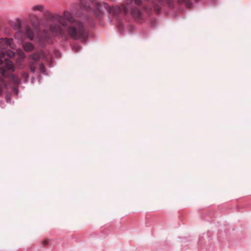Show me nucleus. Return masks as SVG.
I'll return each mask as SVG.
<instances>
[{
	"mask_svg": "<svg viewBox=\"0 0 251 251\" xmlns=\"http://www.w3.org/2000/svg\"><path fill=\"white\" fill-rule=\"evenodd\" d=\"M26 33L28 39L30 40H32L34 36L32 30L29 27L27 28Z\"/></svg>",
	"mask_w": 251,
	"mask_h": 251,
	"instance_id": "12",
	"label": "nucleus"
},
{
	"mask_svg": "<svg viewBox=\"0 0 251 251\" xmlns=\"http://www.w3.org/2000/svg\"><path fill=\"white\" fill-rule=\"evenodd\" d=\"M13 43V40L12 38H1L0 39V50H3L7 49L8 47L12 48Z\"/></svg>",
	"mask_w": 251,
	"mask_h": 251,
	"instance_id": "7",
	"label": "nucleus"
},
{
	"mask_svg": "<svg viewBox=\"0 0 251 251\" xmlns=\"http://www.w3.org/2000/svg\"><path fill=\"white\" fill-rule=\"evenodd\" d=\"M41 52L32 53L29 55V57L32 60L37 61L41 58Z\"/></svg>",
	"mask_w": 251,
	"mask_h": 251,
	"instance_id": "10",
	"label": "nucleus"
},
{
	"mask_svg": "<svg viewBox=\"0 0 251 251\" xmlns=\"http://www.w3.org/2000/svg\"><path fill=\"white\" fill-rule=\"evenodd\" d=\"M5 56H7L10 58L14 57L15 56V52L10 50H8L5 52Z\"/></svg>",
	"mask_w": 251,
	"mask_h": 251,
	"instance_id": "15",
	"label": "nucleus"
},
{
	"mask_svg": "<svg viewBox=\"0 0 251 251\" xmlns=\"http://www.w3.org/2000/svg\"><path fill=\"white\" fill-rule=\"evenodd\" d=\"M151 4L156 14H158L161 9V7L168 5L171 7L175 0H145ZM188 0H177L178 3L187 2ZM134 3L136 5H140L142 3V0H134Z\"/></svg>",
	"mask_w": 251,
	"mask_h": 251,
	"instance_id": "3",
	"label": "nucleus"
},
{
	"mask_svg": "<svg viewBox=\"0 0 251 251\" xmlns=\"http://www.w3.org/2000/svg\"><path fill=\"white\" fill-rule=\"evenodd\" d=\"M23 48L26 51H31L34 49L33 44L30 42H26L24 44Z\"/></svg>",
	"mask_w": 251,
	"mask_h": 251,
	"instance_id": "9",
	"label": "nucleus"
},
{
	"mask_svg": "<svg viewBox=\"0 0 251 251\" xmlns=\"http://www.w3.org/2000/svg\"><path fill=\"white\" fill-rule=\"evenodd\" d=\"M129 4V3H127L126 4H123L120 6L117 5L110 6L105 2H102V3L96 2L93 9V13L97 18H100L102 15V12L101 10V7L102 6L108 13L112 14L114 17L117 18V26L119 30H122L123 27V24L122 22L118 19V18L119 15L121 13H123L125 15L128 14Z\"/></svg>",
	"mask_w": 251,
	"mask_h": 251,
	"instance_id": "1",
	"label": "nucleus"
},
{
	"mask_svg": "<svg viewBox=\"0 0 251 251\" xmlns=\"http://www.w3.org/2000/svg\"><path fill=\"white\" fill-rule=\"evenodd\" d=\"M5 64L0 68V73L1 75L5 77L6 76V73L8 71H14L15 70L14 66L12 61L8 59H5Z\"/></svg>",
	"mask_w": 251,
	"mask_h": 251,
	"instance_id": "6",
	"label": "nucleus"
},
{
	"mask_svg": "<svg viewBox=\"0 0 251 251\" xmlns=\"http://www.w3.org/2000/svg\"><path fill=\"white\" fill-rule=\"evenodd\" d=\"M50 29L54 36H60L64 40H67L69 38L68 35L66 34L64 29L58 25H50Z\"/></svg>",
	"mask_w": 251,
	"mask_h": 251,
	"instance_id": "5",
	"label": "nucleus"
},
{
	"mask_svg": "<svg viewBox=\"0 0 251 251\" xmlns=\"http://www.w3.org/2000/svg\"><path fill=\"white\" fill-rule=\"evenodd\" d=\"M127 2H129V3L132 2V1L134 2V0H126Z\"/></svg>",
	"mask_w": 251,
	"mask_h": 251,
	"instance_id": "23",
	"label": "nucleus"
},
{
	"mask_svg": "<svg viewBox=\"0 0 251 251\" xmlns=\"http://www.w3.org/2000/svg\"><path fill=\"white\" fill-rule=\"evenodd\" d=\"M7 85L5 83L2 77H0V95L2 92V90L4 87H6Z\"/></svg>",
	"mask_w": 251,
	"mask_h": 251,
	"instance_id": "14",
	"label": "nucleus"
},
{
	"mask_svg": "<svg viewBox=\"0 0 251 251\" xmlns=\"http://www.w3.org/2000/svg\"><path fill=\"white\" fill-rule=\"evenodd\" d=\"M53 18L64 27H67V22L72 25L78 21L75 19L71 12L67 11L64 12L63 16L56 15Z\"/></svg>",
	"mask_w": 251,
	"mask_h": 251,
	"instance_id": "4",
	"label": "nucleus"
},
{
	"mask_svg": "<svg viewBox=\"0 0 251 251\" xmlns=\"http://www.w3.org/2000/svg\"><path fill=\"white\" fill-rule=\"evenodd\" d=\"M144 9L145 10H148V8H147V7H146V6H144Z\"/></svg>",
	"mask_w": 251,
	"mask_h": 251,
	"instance_id": "24",
	"label": "nucleus"
},
{
	"mask_svg": "<svg viewBox=\"0 0 251 251\" xmlns=\"http://www.w3.org/2000/svg\"><path fill=\"white\" fill-rule=\"evenodd\" d=\"M5 56V51L0 50V65L3 63L2 59Z\"/></svg>",
	"mask_w": 251,
	"mask_h": 251,
	"instance_id": "17",
	"label": "nucleus"
},
{
	"mask_svg": "<svg viewBox=\"0 0 251 251\" xmlns=\"http://www.w3.org/2000/svg\"><path fill=\"white\" fill-rule=\"evenodd\" d=\"M39 69L41 73H44L45 72V67L43 63H41L40 64Z\"/></svg>",
	"mask_w": 251,
	"mask_h": 251,
	"instance_id": "18",
	"label": "nucleus"
},
{
	"mask_svg": "<svg viewBox=\"0 0 251 251\" xmlns=\"http://www.w3.org/2000/svg\"><path fill=\"white\" fill-rule=\"evenodd\" d=\"M68 35L74 40L84 39L87 37L86 29L84 24L80 21L67 26Z\"/></svg>",
	"mask_w": 251,
	"mask_h": 251,
	"instance_id": "2",
	"label": "nucleus"
},
{
	"mask_svg": "<svg viewBox=\"0 0 251 251\" xmlns=\"http://www.w3.org/2000/svg\"><path fill=\"white\" fill-rule=\"evenodd\" d=\"M10 77L11 79V81L15 84H19L21 82L20 79L15 75L13 74H11L10 75Z\"/></svg>",
	"mask_w": 251,
	"mask_h": 251,
	"instance_id": "11",
	"label": "nucleus"
},
{
	"mask_svg": "<svg viewBox=\"0 0 251 251\" xmlns=\"http://www.w3.org/2000/svg\"><path fill=\"white\" fill-rule=\"evenodd\" d=\"M80 3L81 6L86 9H89L91 8L89 3L86 0H81Z\"/></svg>",
	"mask_w": 251,
	"mask_h": 251,
	"instance_id": "13",
	"label": "nucleus"
},
{
	"mask_svg": "<svg viewBox=\"0 0 251 251\" xmlns=\"http://www.w3.org/2000/svg\"><path fill=\"white\" fill-rule=\"evenodd\" d=\"M111 0V1H115L116 0Z\"/></svg>",
	"mask_w": 251,
	"mask_h": 251,
	"instance_id": "26",
	"label": "nucleus"
},
{
	"mask_svg": "<svg viewBox=\"0 0 251 251\" xmlns=\"http://www.w3.org/2000/svg\"><path fill=\"white\" fill-rule=\"evenodd\" d=\"M48 30H44L43 31L44 35L45 37V38L49 39L50 38V35L48 34Z\"/></svg>",
	"mask_w": 251,
	"mask_h": 251,
	"instance_id": "21",
	"label": "nucleus"
},
{
	"mask_svg": "<svg viewBox=\"0 0 251 251\" xmlns=\"http://www.w3.org/2000/svg\"><path fill=\"white\" fill-rule=\"evenodd\" d=\"M20 26H21V25H20V22L19 20H18L17 21V23H16L15 24V25L14 26V28L16 30H18L19 29H20Z\"/></svg>",
	"mask_w": 251,
	"mask_h": 251,
	"instance_id": "20",
	"label": "nucleus"
},
{
	"mask_svg": "<svg viewBox=\"0 0 251 251\" xmlns=\"http://www.w3.org/2000/svg\"><path fill=\"white\" fill-rule=\"evenodd\" d=\"M130 14L134 19L137 20L140 19L142 16L141 11L136 7H132L131 9Z\"/></svg>",
	"mask_w": 251,
	"mask_h": 251,
	"instance_id": "8",
	"label": "nucleus"
},
{
	"mask_svg": "<svg viewBox=\"0 0 251 251\" xmlns=\"http://www.w3.org/2000/svg\"><path fill=\"white\" fill-rule=\"evenodd\" d=\"M194 1H195V2H198L199 1V0H194Z\"/></svg>",
	"mask_w": 251,
	"mask_h": 251,
	"instance_id": "25",
	"label": "nucleus"
},
{
	"mask_svg": "<svg viewBox=\"0 0 251 251\" xmlns=\"http://www.w3.org/2000/svg\"><path fill=\"white\" fill-rule=\"evenodd\" d=\"M49 242V241L47 240H45L42 241V245L43 246H45L46 245L48 244Z\"/></svg>",
	"mask_w": 251,
	"mask_h": 251,
	"instance_id": "22",
	"label": "nucleus"
},
{
	"mask_svg": "<svg viewBox=\"0 0 251 251\" xmlns=\"http://www.w3.org/2000/svg\"><path fill=\"white\" fill-rule=\"evenodd\" d=\"M33 10L34 11H43L44 7L42 5H36L33 7Z\"/></svg>",
	"mask_w": 251,
	"mask_h": 251,
	"instance_id": "16",
	"label": "nucleus"
},
{
	"mask_svg": "<svg viewBox=\"0 0 251 251\" xmlns=\"http://www.w3.org/2000/svg\"><path fill=\"white\" fill-rule=\"evenodd\" d=\"M29 69L30 71L32 73H35L36 71V68L34 66V63L31 64L29 65Z\"/></svg>",
	"mask_w": 251,
	"mask_h": 251,
	"instance_id": "19",
	"label": "nucleus"
}]
</instances>
